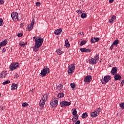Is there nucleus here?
I'll use <instances>...</instances> for the list:
<instances>
[{"instance_id": "f03ea898", "label": "nucleus", "mask_w": 124, "mask_h": 124, "mask_svg": "<svg viewBox=\"0 0 124 124\" xmlns=\"http://www.w3.org/2000/svg\"><path fill=\"white\" fill-rule=\"evenodd\" d=\"M47 99H48V95H47V94H44L42 97L39 103V105L41 107H44L45 102H46V100H47Z\"/></svg>"}, {"instance_id": "7ed1b4c3", "label": "nucleus", "mask_w": 124, "mask_h": 124, "mask_svg": "<svg viewBox=\"0 0 124 124\" xmlns=\"http://www.w3.org/2000/svg\"><path fill=\"white\" fill-rule=\"evenodd\" d=\"M98 61H99V55H96L93 58L89 60V63L90 64H96Z\"/></svg>"}, {"instance_id": "4d7b16f0", "label": "nucleus", "mask_w": 124, "mask_h": 124, "mask_svg": "<svg viewBox=\"0 0 124 124\" xmlns=\"http://www.w3.org/2000/svg\"><path fill=\"white\" fill-rule=\"evenodd\" d=\"M82 33H83V32L79 33V34H82Z\"/></svg>"}, {"instance_id": "2eb2a0df", "label": "nucleus", "mask_w": 124, "mask_h": 124, "mask_svg": "<svg viewBox=\"0 0 124 124\" xmlns=\"http://www.w3.org/2000/svg\"><path fill=\"white\" fill-rule=\"evenodd\" d=\"M115 75V76L114 77L115 81H117V80L120 81V80L122 79V77L121 76V75L119 74H116Z\"/></svg>"}, {"instance_id": "9d476101", "label": "nucleus", "mask_w": 124, "mask_h": 124, "mask_svg": "<svg viewBox=\"0 0 124 124\" xmlns=\"http://www.w3.org/2000/svg\"><path fill=\"white\" fill-rule=\"evenodd\" d=\"M19 14L17 12H13L11 14V17L14 21H18Z\"/></svg>"}, {"instance_id": "cd10ccee", "label": "nucleus", "mask_w": 124, "mask_h": 124, "mask_svg": "<svg viewBox=\"0 0 124 124\" xmlns=\"http://www.w3.org/2000/svg\"><path fill=\"white\" fill-rule=\"evenodd\" d=\"M56 52L57 53V54H58V55H62V50H61V49H57L56 50Z\"/></svg>"}, {"instance_id": "7c9ffc66", "label": "nucleus", "mask_w": 124, "mask_h": 124, "mask_svg": "<svg viewBox=\"0 0 124 124\" xmlns=\"http://www.w3.org/2000/svg\"><path fill=\"white\" fill-rule=\"evenodd\" d=\"M10 83V81L6 80L5 81L2 83V85H7V84H9Z\"/></svg>"}, {"instance_id": "a211bd4d", "label": "nucleus", "mask_w": 124, "mask_h": 124, "mask_svg": "<svg viewBox=\"0 0 124 124\" xmlns=\"http://www.w3.org/2000/svg\"><path fill=\"white\" fill-rule=\"evenodd\" d=\"M65 44L66 48H69V47H70V44H69V42H68V39H66L65 41Z\"/></svg>"}, {"instance_id": "6e6d98bb", "label": "nucleus", "mask_w": 124, "mask_h": 124, "mask_svg": "<svg viewBox=\"0 0 124 124\" xmlns=\"http://www.w3.org/2000/svg\"><path fill=\"white\" fill-rule=\"evenodd\" d=\"M5 76H6V72H4Z\"/></svg>"}, {"instance_id": "a18cd8bd", "label": "nucleus", "mask_w": 124, "mask_h": 124, "mask_svg": "<svg viewBox=\"0 0 124 124\" xmlns=\"http://www.w3.org/2000/svg\"><path fill=\"white\" fill-rule=\"evenodd\" d=\"M0 4H3V3H4V2L3 1V0H0Z\"/></svg>"}, {"instance_id": "37998d69", "label": "nucleus", "mask_w": 124, "mask_h": 124, "mask_svg": "<svg viewBox=\"0 0 124 124\" xmlns=\"http://www.w3.org/2000/svg\"><path fill=\"white\" fill-rule=\"evenodd\" d=\"M114 45H113V44L111 45V46H110V50H113V48H114Z\"/></svg>"}, {"instance_id": "864d4df0", "label": "nucleus", "mask_w": 124, "mask_h": 124, "mask_svg": "<svg viewBox=\"0 0 124 124\" xmlns=\"http://www.w3.org/2000/svg\"><path fill=\"white\" fill-rule=\"evenodd\" d=\"M24 26V24L23 23H21L20 27H23Z\"/></svg>"}, {"instance_id": "a878e982", "label": "nucleus", "mask_w": 124, "mask_h": 124, "mask_svg": "<svg viewBox=\"0 0 124 124\" xmlns=\"http://www.w3.org/2000/svg\"><path fill=\"white\" fill-rule=\"evenodd\" d=\"M86 17H87V14H86V13H82L81 15V17L82 19H85V18H86Z\"/></svg>"}, {"instance_id": "dca6fc26", "label": "nucleus", "mask_w": 124, "mask_h": 124, "mask_svg": "<svg viewBox=\"0 0 124 124\" xmlns=\"http://www.w3.org/2000/svg\"><path fill=\"white\" fill-rule=\"evenodd\" d=\"M7 44V41L4 40L2 42H1L0 43V49L1 48V47H3V46H5Z\"/></svg>"}, {"instance_id": "c03bdc74", "label": "nucleus", "mask_w": 124, "mask_h": 124, "mask_svg": "<svg viewBox=\"0 0 124 124\" xmlns=\"http://www.w3.org/2000/svg\"><path fill=\"white\" fill-rule=\"evenodd\" d=\"M2 51L3 53H5V52H6V49H5V48H3L2 49Z\"/></svg>"}, {"instance_id": "9b49d317", "label": "nucleus", "mask_w": 124, "mask_h": 124, "mask_svg": "<svg viewBox=\"0 0 124 124\" xmlns=\"http://www.w3.org/2000/svg\"><path fill=\"white\" fill-rule=\"evenodd\" d=\"M61 107H65L71 105V103L70 102H67L66 101H63L60 103Z\"/></svg>"}, {"instance_id": "72a5a7b5", "label": "nucleus", "mask_w": 124, "mask_h": 124, "mask_svg": "<svg viewBox=\"0 0 124 124\" xmlns=\"http://www.w3.org/2000/svg\"><path fill=\"white\" fill-rule=\"evenodd\" d=\"M28 105H29V104H28L27 102L23 103L22 104V107H27Z\"/></svg>"}, {"instance_id": "f704fd0d", "label": "nucleus", "mask_w": 124, "mask_h": 124, "mask_svg": "<svg viewBox=\"0 0 124 124\" xmlns=\"http://www.w3.org/2000/svg\"><path fill=\"white\" fill-rule=\"evenodd\" d=\"M70 86H71V88H72V89H74V88H75V87H76V84H75V83H71Z\"/></svg>"}, {"instance_id": "f257e3e1", "label": "nucleus", "mask_w": 124, "mask_h": 124, "mask_svg": "<svg viewBox=\"0 0 124 124\" xmlns=\"http://www.w3.org/2000/svg\"><path fill=\"white\" fill-rule=\"evenodd\" d=\"M34 41L35 42V46L33 47V50L34 52H37L38 48L41 47L42 44H43V38L38 37L35 39Z\"/></svg>"}, {"instance_id": "423d86ee", "label": "nucleus", "mask_w": 124, "mask_h": 124, "mask_svg": "<svg viewBox=\"0 0 124 124\" xmlns=\"http://www.w3.org/2000/svg\"><path fill=\"white\" fill-rule=\"evenodd\" d=\"M19 64L18 62H13L10 65V70L11 71H13L15 69L19 67Z\"/></svg>"}, {"instance_id": "6e6552de", "label": "nucleus", "mask_w": 124, "mask_h": 124, "mask_svg": "<svg viewBox=\"0 0 124 124\" xmlns=\"http://www.w3.org/2000/svg\"><path fill=\"white\" fill-rule=\"evenodd\" d=\"M58 102L59 101H58V98H55L54 99L51 101L50 105L53 108L54 107H57V106H58Z\"/></svg>"}, {"instance_id": "3c124183", "label": "nucleus", "mask_w": 124, "mask_h": 124, "mask_svg": "<svg viewBox=\"0 0 124 124\" xmlns=\"http://www.w3.org/2000/svg\"><path fill=\"white\" fill-rule=\"evenodd\" d=\"M0 110H3V107H0Z\"/></svg>"}, {"instance_id": "412c9836", "label": "nucleus", "mask_w": 124, "mask_h": 124, "mask_svg": "<svg viewBox=\"0 0 124 124\" xmlns=\"http://www.w3.org/2000/svg\"><path fill=\"white\" fill-rule=\"evenodd\" d=\"M78 118H79V116L78 115H75V116H74L72 119L73 122H76V121H77V120H78Z\"/></svg>"}, {"instance_id": "ddd939ff", "label": "nucleus", "mask_w": 124, "mask_h": 124, "mask_svg": "<svg viewBox=\"0 0 124 124\" xmlns=\"http://www.w3.org/2000/svg\"><path fill=\"white\" fill-rule=\"evenodd\" d=\"M92 81V77L91 76H87L84 78V82L85 83H90Z\"/></svg>"}, {"instance_id": "0eeeda50", "label": "nucleus", "mask_w": 124, "mask_h": 124, "mask_svg": "<svg viewBox=\"0 0 124 124\" xmlns=\"http://www.w3.org/2000/svg\"><path fill=\"white\" fill-rule=\"evenodd\" d=\"M111 80V76H105L103 80H101L102 84H106Z\"/></svg>"}, {"instance_id": "49530a36", "label": "nucleus", "mask_w": 124, "mask_h": 124, "mask_svg": "<svg viewBox=\"0 0 124 124\" xmlns=\"http://www.w3.org/2000/svg\"><path fill=\"white\" fill-rule=\"evenodd\" d=\"M109 3H113L114 2V0H109Z\"/></svg>"}, {"instance_id": "c756f323", "label": "nucleus", "mask_w": 124, "mask_h": 124, "mask_svg": "<svg viewBox=\"0 0 124 124\" xmlns=\"http://www.w3.org/2000/svg\"><path fill=\"white\" fill-rule=\"evenodd\" d=\"M91 43H95V38L92 37L91 39Z\"/></svg>"}, {"instance_id": "58836bf2", "label": "nucleus", "mask_w": 124, "mask_h": 124, "mask_svg": "<svg viewBox=\"0 0 124 124\" xmlns=\"http://www.w3.org/2000/svg\"><path fill=\"white\" fill-rule=\"evenodd\" d=\"M33 25H34V19H32L31 21V25L33 27Z\"/></svg>"}, {"instance_id": "a19ab883", "label": "nucleus", "mask_w": 124, "mask_h": 124, "mask_svg": "<svg viewBox=\"0 0 124 124\" xmlns=\"http://www.w3.org/2000/svg\"><path fill=\"white\" fill-rule=\"evenodd\" d=\"M77 13H79V14H82V11L78 10L77 11Z\"/></svg>"}, {"instance_id": "473e14b6", "label": "nucleus", "mask_w": 124, "mask_h": 124, "mask_svg": "<svg viewBox=\"0 0 124 124\" xmlns=\"http://www.w3.org/2000/svg\"><path fill=\"white\" fill-rule=\"evenodd\" d=\"M63 88V86L62 84H60L57 86V89L59 90H62Z\"/></svg>"}, {"instance_id": "8fccbe9b", "label": "nucleus", "mask_w": 124, "mask_h": 124, "mask_svg": "<svg viewBox=\"0 0 124 124\" xmlns=\"http://www.w3.org/2000/svg\"><path fill=\"white\" fill-rule=\"evenodd\" d=\"M121 84H122V86H124V80H123V81L121 82Z\"/></svg>"}, {"instance_id": "aec40b11", "label": "nucleus", "mask_w": 124, "mask_h": 124, "mask_svg": "<svg viewBox=\"0 0 124 124\" xmlns=\"http://www.w3.org/2000/svg\"><path fill=\"white\" fill-rule=\"evenodd\" d=\"M18 85H16V84L13 83L11 86V90H17V87Z\"/></svg>"}, {"instance_id": "6ab92c4d", "label": "nucleus", "mask_w": 124, "mask_h": 124, "mask_svg": "<svg viewBox=\"0 0 124 124\" xmlns=\"http://www.w3.org/2000/svg\"><path fill=\"white\" fill-rule=\"evenodd\" d=\"M114 20H116V16L114 15L112 16L111 19L109 20V23H113L114 22Z\"/></svg>"}, {"instance_id": "f3484780", "label": "nucleus", "mask_w": 124, "mask_h": 124, "mask_svg": "<svg viewBox=\"0 0 124 124\" xmlns=\"http://www.w3.org/2000/svg\"><path fill=\"white\" fill-rule=\"evenodd\" d=\"M62 29H57L54 31V33L57 35H59V34H61V32H62Z\"/></svg>"}, {"instance_id": "2f4dec72", "label": "nucleus", "mask_w": 124, "mask_h": 124, "mask_svg": "<svg viewBox=\"0 0 124 124\" xmlns=\"http://www.w3.org/2000/svg\"><path fill=\"white\" fill-rule=\"evenodd\" d=\"M72 114L73 115V116H76L77 115V110H76V109H74L73 111V112H72Z\"/></svg>"}, {"instance_id": "09e8293b", "label": "nucleus", "mask_w": 124, "mask_h": 124, "mask_svg": "<svg viewBox=\"0 0 124 124\" xmlns=\"http://www.w3.org/2000/svg\"><path fill=\"white\" fill-rule=\"evenodd\" d=\"M18 77H19V75L17 74H16V75L15 76V78H18Z\"/></svg>"}, {"instance_id": "c85d7f7f", "label": "nucleus", "mask_w": 124, "mask_h": 124, "mask_svg": "<svg viewBox=\"0 0 124 124\" xmlns=\"http://www.w3.org/2000/svg\"><path fill=\"white\" fill-rule=\"evenodd\" d=\"M32 29H33V26H32V25H29L28 26V31H31Z\"/></svg>"}, {"instance_id": "1a4fd4ad", "label": "nucleus", "mask_w": 124, "mask_h": 124, "mask_svg": "<svg viewBox=\"0 0 124 124\" xmlns=\"http://www.w3.org/2000/svg\"><path fill=\"white\" fill-rule=\"evenodd\" d=\"M100 111H101V109L99 108L96 111L92 112L91 114L92 118H95L96 117H97L98 115H99Z\"/></svg>"}, {"instance_id": "bb28decb", "label": "nucleus", "mask_w": 124, "mask_h": 124, "mask_svg": "<svg viewBox=\"0 0 124 124\" xmlns=\"http://www.w3.org/2000/svg\"><path fill=\"white\" fill-rule=\"evenodd\" d=\"M87 43V41L85 40H83L80 42V46H83V45H85Z\"/></svg>"}, {"instance_id": "20e7f679", "label": "nucleus", "mask_w": 124, "mask_h": 124, "mask_svg": "<svg viewBox=\"0 0 124 124\" xmlns=\"http://www.w3.org/2000/svg\"><path fill=\"white\" fill-rule=\"evenodd\" d=\"M50 72V69L48 66L44 67V69L41 72V75L42 77H45L46 74H48Z\"/></svg>"}, {"instance_id": "de8ad7c7", "label": "nucleus", "mask_w": 124, "mask_h": 124, "mask_svg": "<svg viewBox=\"0 0 124 124\" xmlns=\"http://www.w3.org/2000/svg\"><path fill=\"white\" fill-rule=\"evenodd\" d=\"M75 124H80V121L79 120H78L76 123H75Z\"/></svg>"}, {"instance_id": "c9c22d12", "label": "nucleus", "mask_w": 124, "mask_h": 124, "mask_svg": "<svg viewBox=\"0 0 124 124\" xmlns=\"http://www.w3.org/2000/svg\"><path fill=\"white\" fill-rule=\"evenodd\" d=\"M3 25V20L2 18H0V27Z\"/></svg>"}, {"instance_id": "79ce46f5", "label": "nucleus", "mask_w": 124, "mask_h": 124, "mask_svg": "<svg viewBox=\"0 0 124 124\" xmlns=\"http://www.w3.org/2000/svg\"><path fill=\"white\" fill-rule=\"evenodd\" d=\"M36 6H39L40 5V3L39 2H36Z\"/></svg>"}, {"instance_id": "5701e85b", "label": "nucleus", "mask_w": 124, "mask_h": 124, "mask_svg": "<svg viewBox=\"0 0 124 124\" xmlns=\"http://www.w3.org/2000/svg\"><path fill=\"white\" fill-rule=\"evenodd\" d=\"M112 44L114 45V46H117L118 44H119V40H114Z\"/></svg>"}, {"instance_id": "b1692460", "label": "nucleus", "mask_w": 124, "mask_h": 124, "mask_svg": "<svg viewBox=\"0 0 124 124\" xmlns=\"http://www.w3.org/2000/svg\"><path fill=\"white\" fill-rule=\"evenodd\" d=\"M87 117H88V113L87 112L83 113L81 116V118H82V119H85V118H87Z\"/></svg>"}, {"instance_id": "13d9d810", "label": "nucleus", "mask_w": 124, "mask_h": 124, "mask_svg": "<svg viewBox=\"0 0 124 124\" xmlns=\"http://www.w3.org/2000/svg\"><path fill=\"white\" fill-rule=\"evenodd\" d=\"M0 95H1V93H0Z\"/></svg>"}, {"instance_id": "4be33fe9", "label": "nucleus", "mask_w": 124, "mask_h": 124, "mask_svg": "<svg viewBox=\"0 0 124 124\" xmlns=\"http://www.w3.org/2000/svg\"><path fill=\"white\" fill-rule=\"evenodd\" d=\"M57 96L59 98H62L64 96V94L62 93H60L58 94Z\"/></svg>"}, {"instance_id": "4468645a", "label": "nucleus", "mask_w": 124, "mask_h": 124, "mask_svg": "<svg viewBox=\"0 0 124 124\" xmlns=\"http://www.w3.org/2000/svg\"><path fill=\"white\" fill-rule=\"evenodd\" d=\"M81 53H86L87 52H91V49L90 48L87 49L86 48H81L79 49Z\"/></svg>"}, {"instance_id": "ea45409f", "label": "nucleus", "mask_w": 124, "mask_h": 124, "mask_svg": "<svg viewBox=\"0 0 124 124\" xmlns=\"http://www.w3.org/2000/svg\"><path fill=\"white\" fill-rule=\"evenodd\" d=\"M17 36L18 37H22V36H23V33H19L18 34H17Z\"/></svg>"}, {"instance_id": "603ef678", "label": "nucleus", "mask_w": 124, "mask_h": 124, "mask_svg": "<svg viewBox=\"0 0 124 124\" xmlns=\"http://www.w3.org/2000/svg\"><path fill=\"white\" fill-rule=\"evenodd\" d=\"M33 40H35V39H36V37H33Z\"/></svg>"}, {"instance_id": "f8f14e48", "label": "nucleus", "mask_w": 124, "mask_h": 124, "mask_svg": "<svg viewBox=\"0 0 124 124\" xmlns=\"http://www.w3.org/2000/svg\"><path fill=\"white\" fill-rule=\"evenodd\" d=\"M118 71V67H112L111 71V74L112 75H116L117 74V71Z\"/></svg>"}, {"instance_id": "e433bc0d", "label": "nucleus", "mask_w": 124, "mask_h": 124, "mask_svg": "<svg viewBox=\"0 0 124 124\" xmlns=\"http://www.w3.org/2000/svg\"><path fill=\"white\" fill-rule=\"evenodd\" d=\"M120 106L121 108L122 109H124V103H122L121 104H120Z\"/></svg>"}, {"instance_id": "4c0bfd02", "label": "nucleus", "mask_w": 124, "mask_h": 124, "mask_svg": "<svg viewBox=\"0 0 124 124\" xmlns=\"http://www.w3.org/2000/svg\"><path fill=\"white\" fill-rule=\"evenodd\" d=\"M95 38V42H98V41H99V40H100V38Z\"/></svg>"}, {"instance_id": "39448f33", "label": "nucleus", "mask_w": 124, "mask_h": 124, "mask_svg": "<svg viewBox=\"0 0 124 124\" xmlns=\"http://www.w3.org/2000/svg\"><path fill=\"white\" fill-rule=\"evenodd\" d=\"M76 64L75 63L72 64L68 66V73L69 74H72L75 70V66Z\"/></svg>"}, {"instance_id": "393cba45", "label": "nucleus", "mask_w": 124, "mask_h": 124, "mask_svg": "<svg viewBox=\"0 0 124 124\" xmlns=\"http://www.w3.org/2000/svg\"><path fill=\"white\" fill-rule=\"evenodd\" d=\"M28 44V43L27 42H25L24 44H23L21 42L19 43V45H20V47H25V45H27Z\"/></svg>"}, {"instance_id": "5fc2aeb1", "label": "nucleus", "mask_w": 124, "mask_h": 124, "mask_svg": "<svg viewBox=\"0 0 124 124\" xmlns=\"http://www.w3.org/2000/svg\"><path fill=\"white\" fill-rule=\"evenodd\" d=\"M1 77H2V74H0V78H1Z\"/></svg>"}]
</instances>
